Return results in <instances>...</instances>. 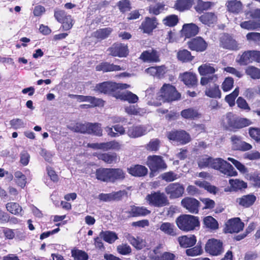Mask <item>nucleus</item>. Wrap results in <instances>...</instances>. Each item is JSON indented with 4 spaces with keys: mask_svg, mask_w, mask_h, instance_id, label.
<instances>
[{
    "mask_svg": "<svg viewBox=\"0 0 260 260\" xmlns=\"http://www.w3.org/2000/svg\"><path fill=\"white\" fill-rule=\"evenodd\" d=\"M96 178L101 181L114 183L124 180L126 173L121 168H100L96 170Z\"/></svg>",
    "mask_w": 260,
    "mask_h": 260,
    "instance_id": "nucleus-1",
    "label": "nucleus"
},
{
    "mask_svg": "<svg viewBox=\"0 0 260 260\" xmlns=\"http://www.w3.org/2000/svg\"><path fill=\"white\" fill-rule=\"evenodd\" d=\"M225 119L226 122L223 124L224 129L234 132L252 124V122L250 119L240 117L232 112L226 114Z\"/></svg>",
    "mask_w": 260,
    "mask_h": 260,
    "instance_id": "nucleus-2",
    "label": "nucleus"
},
{
    "mask_svg": "<svg viewBox=\"0 0 260 260\" xmlns=\"http://www.w3.org/2000/svg\"><path fill=\"white\" fill-rule=\"evenodd\" d=\"M129 87L130 85L126 83H117L108 81L96 84L94 89L101 93L111 94L116 98L115 95L119 90L125 89Z\"/></svg>",
    "mask_w": 260,
    "mask_h": 260,
    "instance_id": "nucleus-3",
    "label": "nucleus"
},
{
    "mask_svg": "<svg viewBox=\"0 0 260 260\" xmlns=\"http://www.w3.org/2000/svg\"><path fill=\"white\" fill-rule=\"evenodd\" d=\"M198 71L202 76L200 80V83L202 86H205L211 82L215 83L218 80V75L215 74L217 70L213 64L203 63L198 67Z\"/></svg>",
    "mask_w": 260,
    "mask_h": 260,
    "instance_id": "nucleus-4",
    "label": "nucleus"
},
{
    "mask_svg": "<svg viewBox=\"0 0 260 260\" xmlns=\"http://www.w3.org/2000/svg\"><path fill=\"white\" fill-rule=\"evenodd\" d=\"M176 222L178 228L185 232L194 230L200 226L199 217L189 214H183L178 217Z\"/></svg>",
    "mask_w": 260,
    "mask_h": 260,
    "instance_id": "nucleus-5",
    "label": "nucleus"
},
{
    "mask_svg": "<svg viewBox=\"0 0 260 260\" xmlns=\"http://www.w3.org/2000/svg\"><path fill=\"white\" fill-rule=\"evenodd\" d=\"M210 167L214 169L219 171L221 173L227 176H235L237 172L229 162L221 158H213L212 157Z\"/></svg>",
    "mask_w": 260,
    "mask_h": 260,
    "instance_id": "nucleus-6",
    "label": "nucleus"
},
{
    "mask_svg": "<svg viewBox=\"0 0 260 260\" xmlns=\"http://www.w3.org/2000/svg\"><path fill=\"white\" fill-rule=\"evenodd\" d=\"M145 200L149 206L154 207H162L169 205L168 197L159 190L148 194L145 197Z\"/></svg>",
    "mask_w": 260,
    "mask_h": 260,
    "instance_id": "nucleus-7",
    "label": "nucleus"
},
{
    "mask_svg": "<svg viewBox=\"0 0 260 260\" xmlns=\"http://www.w3.org/2000/svg\"><path fill=\"white\" fill-rule=\"evenodd\" d=\"M159 93V96L167 102L178 100L181 97L180 94L176 88L170 84H164L160 88Z\"/></svg>",
    "mask_w": 260,
    "mask_h": 260,
    "instance_id": "nucleus-8",
    "label": "nucleus"
},
{
    "mask_svg": "<svg viewBox=\"0 0 260 260\" xmlns=\"http://www.w3.org/2000/svg\"><path fill=\"white\" fill-rule=\"evenodd\" d=\"M205 250L210 255H220L224 252L223 242L219 239H210L206 243Z\"/></svg>",
    "mask_w": 260,
    "mask_h": 260,
    "instance_id": "nucleus-9",
    "label": "nucleus"
},
{
    "mask_svg": "<svg viewBox=\"0 0 260 260\" xmlns=\"http://www.w3.org/2000/svg\"><path fill=\"white\" fill-rule=\"evenodd\" d=\"M146 165L152 172L164 170L167 168V165L160 155H149L147 157Z\"/></svg>",
    "mask_w": 260,
    "mask_h": 260,
    "instance_id": "nucleus-10",
    "label": "nucleus"
},
{
    "mask_svg": "<svg viewBox=\"0 0 260 260\" xmlns=\"http://www.w3.org/2000/svg\"><path fill=\"white\" fill-rule=\"evenodd\" d=\"M165 192L170 200L176 199L183 196L184 187L180 183H171L166 186Z\"/></svg>",
    "mask_w": 260,
    "mask_h": 260,
    "instance_id": "nucleus-11",
    "label": "nucleus"
},
{
    "mask_svg": "<svg viewBox=\"0 0 260 260\" xmlns=\"http://www.w3.org/2000/svg\"><path fill=\"white\" fill-rule=\"evenodd\" d=\"M244 223L239 217H234L229 219L225 223L223 229L224 233H238L243 231Z\"/></svg>",
    "mask_w": 260,
    "mask_h": 260,
    "instance_id": "nucleus-12",
    "label": "nucleus"
},
{
    "mask_svg": "<svg viewBox=\"0 0 260 260\" xmlns=\"http://www.w3.org/2000/svg\"><path fill=\"white\" fill-rule=\"evenodd\" d=\"M231 147L234 151H247L252 148V146L250 143L243 141L242 137L237 135H233L230 137Z\"/></svg>",
    "mask_w": 260,
    "mask_h": 260,
    "instance_id": "nucleus-13",
    "label": "nucleus"
},
{
    "mask_svg": "<svg viewBox=\"0 0 260 260\" xmlns=\"http://www.w3.org/2000/svg\"><path fill=\"white\" fill-rule=\"evenodd\" d=\"M167 137L170 140L179 142L181 144H185L191 140L190 135L185 131L173 130L167 134Z\"/></svg>",
    "mask_w": 260,
    "mask_h": 260,
    "instance_id": "nucleus-14",
    "label": "nucleus"
},
{
    "mask_svg": "<svg viewBox=\"0 0 260 260\" xmlns=\"http://www.w3.org/2000/svg\"><path fill=\"white\" fill-rule=\"evenodd\" d=\"M110 55L112 56L119 57H126L129 54V49L127 44L116 42L113 43L108 49Z\"/></svg>",
    "mask_w": 260,
    "mask_h": 260,
    "instance_id": "nucleus-15",
    "label": "nucleus"
},
{
    "mask_svg": "<svg viewBox=\"0 0 260 260\" xmlns=\"http://www.w3.org/2000/svg\"><path fill=\"white\" fill-rule=\"evenodd\" d=\"M87 147L95 150L108 151L110 150H119L121 145L117 141L113 140L107 142L88 143Z\"/></svg>",
    "mask_w": 260,
    "mask_h": 260,
    "instance_id": "nucleus-16",
    "label": "nucleus"
},
{
    "mask_svg": "<svg viewBox=\"0 0 260 260\" xmlns=\"http://www.w3.org/2000/svg\"><path fill=\"white\" fill-rule=\"evenodd\" d=\"M219 46L225 49L237 51L239 49V44L231 35L223 34L219 38Z\"/></svg>",
    "mask_w": 260,
    "mask_h": 260,
    "instance_id": "nucleus-17",
    "label": "nucleus"
},
{
    "mask_svg": "<svg viewBox=\"0 0 260 260\" xmlns=\"http://www.w3.org/2000/svg\"><path fill=\"white\" fill-rule=\"evenodd\" d=\"M187 45L189 49L197 52H204L208 47L207 43L201 37H196L191 39L187 41Z\"/></svg>",
    "mask_w": 260,
    "mask_h": 260,
    "instance_id": "nucleus-18",
    "label": "nucleus"
},
{
    "mask_svg": "<svg viewBox=\"0 0 260 260\" xmlns=\"http://www.w3.org/2000/svg\"><path fill=\"white\" fill-rule=\"evenodd\" d=\"M182 206L192 214H198L199 211L200 202L196 199L185 197L181 202Z\"/></svg>",
    "mask_w": 260,
    "mask_h": 260,
    "instance_id": "nucleus-19",
    "label": "nucleus"
},
{
    "mask_svg": "<svg viewBox=\"0 0 260 260\" xmlns=\"http://www.w3.org/2000/svg\"><path fill=\"white\" fill-rule=\"evenodd\" d=\"M181 81L189 88H194L198 85V77L195 73L185 72L180 75Z\"/></svg>",
    "mask_w": 260,
    "mask_h": 260,
    "instance_id": "nucleus-20",
    "label": "nucleus"
},
{
    "mask_svg": "<svg viewBox=\"0 0 260 260\" xmlns=\"http://www.w3.org/2000/svg\"><path fill=\"white\" fill-rule=\"evenodd\" d=\"M158 23L155 17L150 18L149 17H145L144 21H142L141 24L139 26L143 33L150 34L153 30L156 28Z\"/></svg>",
    "mask_w": 260,
    "mask_h": 260,
    "instance_id": "nucleus-21",
    "label": "nucleus"
},
{
    "mask_svg": "<svg viewBox=\"0 0 260 260\" xmlns=\"http://www.w3.org/2000/svg\"><path fill=\"white\" fill-rule=\"evenodd\" d=\"M182 118L188 120H196L200 119L202 114L199 110L195 107H189L182 110L180 112Z\"/></svg>",
    "mask_w": 260,
    "mask_h": 260,
    "instance_id": "nucleus-22",
    "label": "nucleus"
},
{
    "mask_svg": "<svg viewBox=\"0 0 260 260\" xmlns=\"http://www.w3.org/2000/svg\"><path fill=\"white\" fill-rule=\"evenodd\" d=\"M128 218L145 216L151 213V211L144 206H130L129 210L126 211Z\"/></svg>",
    "mask_w": 260,
    "mask_h": 260,
    "instance_id": "nucleus-23",
    "label": "nucleus"
},
{
    "mask_svg": "<svg viewBox=\"0 0 260 260\" xmlns=\"http://www.w3.org/2000/svg\"><path fill=\"white\" fill-rule=\"evenodd\" d=\"M227 11L235 15L239 14L242 12L244 6L240 0H228L225 3Z\"/></svg>",
    "mask_w": 260,
    "mask_h": 260,
    "instance_id": "nucleus-24",
    "label": "nucleus"
},
{
    "mask_svg": "<svg viewBox=\"0 0 260 260\" xmlns=\"http://www.w3.org/2000/svg\"><path fill=\"white\" fill-rule=\"evenodd\" d=\"M140 58L144 62H158L160 61L159 52L154 49L144 51Z\"/></svg>",
    "mask_w": 260,
    "mask_h": 260,
    "instance_id": "nucleus-25",
    "label": "nucleus"
},
{
    "mask_svg": "<svg viewBox=\"0 0 260 260\" xmlns=\"http://www.w3.org/2000/svg\"><path fill=\"white\" fill-rule=\"evenodd\" d=\"M124 190L113 191L109 193H101L98 196V199L103 202H107L114 201H120L125 194Z\"/></svg>",
    "mask_w": 260,
    "mask_h": 260,
    "instance_id": "nucleus-26",
    "label": "nucleus"
},
{
    "mask_svg": "<svg viewBox=\"0 0 260 260\" xmlns=\"http://www.w3.org/2000/svg\"><path fill=\"white\" fill-rule=\"evenodd\" d=\"M124 70V68L121 67L120 66L107 61L101 62L95 67L96 71H102L104 73L120 71Z\"/></svg>",
    "mask_w": 260,
    "mask_h": 260,
    "instance_id": "nucleus-27",
    "label": "nucleus"
},
{
    "mask_svg": "<svg viewBox=\"0 0 260 260\" xmlns=\"http://www.w3.org/2000/svg\"><path fill=\"white\" fill-rule=\"evenodd\" d=\"M256 200V197L253 193L243 195L236 199V202L245 208L252 206Z\"/></svg>",
    "mask_w": 260,
    "mask_h": 260,
    "instance_id": "nucleus-28",
    "label": "nucleus"
},
{
    "mask_svg": "<svg viewBox=\"0 0 260 260\" xmlns=\"http://www.w3.org/2000/svg\"><path fill=\"white\" fill-rule=\"evenodd\" d=\"M182 31L186 38H190L194 37L199 33V27L193 23L184 24L183 25Z\"/></svg>",
    "mask_w": 260,
    "mask_h": 260,
    "instance_id": "nucleus-29",
    "label": "nucleus"
},
{
    "mask_svg": "<svg viewBox=\"0 0 260 260\" xmlns=\"http://www.w3.org/2000/svg\"><path fill=\"white\" fill-rule=\"evenodd\" d=\"M128 173L133 176L143 177L148 173L147 168L141 165H135L127 168Z\"/></svg>",
    "mask_w": 260,
    "mask_h": 260,
    "instance_id": "nucleus-30",
    "label": "nucleus"
},
{
    "mask_svg": "<svg viewBox=\"0 0 260 260\" xmlns=\"http://www.w3.org/2000/svg\"><path fill=\"white\" fill-rule=\"evenodd\" d=\"M162 247L161 245L157 246L153 250L154 255L153 256V260H175V255L170 252H164L162 253L158 254V250Z\"/></svg>",
    "mask_w": 260,
    "mask_h": 260,
    "instance_id": "nucleus-31",
    "label": "nucleus"
},
{
    "mask_svg": "<svg viewBox=\"0 0 260 260\" xmlns=\"http://www.w3.org/2000/svg\"><path fill=\"white\" fill-rule=\"evenodd\" d=\"M115 96L116 99H120L124 101H127L129 103H136L139 100L136 94L129 91H126L125 92H121L120 90H119V92L116 94Z\"/></svg>",
    "mask_w": 260,
    "mask_h": 260,
    "instance_id": "nucleus-32",
    "label": "nucleus"
},
{
    "mask_svg": "<svg viewBox=\"0 0 260 260\" xmlns=\"http://www.w3.org/2000/svg\"><path fill=\"white\" fill-rule=\"evenodd\" d=\"M199 20L202 23L210 26L217 22V16L214 12H206L200 16Z\"/></svg>",
    "mask_w": 260,
    "mask_h": 260,
    "instance_id": "nucleus-33",
    "label": "nucleus"
},
{
    "mask_svg": "<svg viewBox=\"0 0 260 260\" xmlns=\"http://www.w3.org/2000/svg\"><path fill=\"white\" fill-rule=\"evenodd\" d=\"M178 241L181 247L183 248L191 247L195 245L197 239L194 235L182 236L178 237Z\"/></svg>",
    "mask_w": 260,
    "mask_h": 260,
    "instance_id": "nucleus-34",
    "label": "nucleus"
},
{
    "mask_svg": "<svg viewBox=\"0 0 260 260\" xmlns=\"http://www.w3.org/2000/svg\"><path fill=\"white\" fill-rule=\"evenodd\" d=\"M252 50L245 51L238 55L236 61L241 66H246L253 62Z\"/></svg>",
    "mask_w": 260,
    "mask_h": 260,
    "instance_id": "nucleus-35",
    "label": "nucleus"
},
{
    "mask_svg": "<svg viewBox=\"0 0 260 260\" xmlns=\"http://www.w3.org/2000/svg\"><path fill=\"white\" fill-rule=\"evenodd\" d=\"M203 227L213 231L219 228L218 221L211 216L205 217L203 220Z\"/></svg>",
    "mask_w": 260,
    "mask_h": 260,
    "instance_id": "nucleus-36",
    "label": "nucleus"
},
{
    "mask_svg": "<svg viewBox=\"0 0 260 260\" xmlns=\"http://www.w3.org/2000/svg\"><path fill=\"white\" fill-rule=\"evenodd\" d=\"M177 58L182 63L190 62L194 59V56L187 49L179 50L177 53Z\"/></svg>",
    "mask_w": 260,
    "mask_h": 260,
    "instance_id": "nucleus-37",
    "label": "nucleus"
},
{
    "mask_svg": "<svg viewBox=\"0 0 260 260\" xmlns=\"http://www.w3.org/2000/svg\"><path fill=\"white\" fill-rule=\"evenodd\" d=\"M194 0H177L173 8L180 12H183L191 8Z\"/></svg>",
    "mask_w": 260,
    "mask_h": 260,
    "instance_id": "nucleus-38",
    "label": "nucleus"
},
{
    "mask_svg": "<svg viewBox=\"0 0 260 260\" xmlns=\"http://www.w3.org/2000/svg\"><path fill=\"white\" fill-rule=\"evenodd\" d=\"M86 134L101 137L103 135L101 124L99 123L87 122Z\"/></svg>",
    "mask_w": 260,
    "mask_h": 260,
    "instance_id": "nucleus-39",
    "label": "nucleus"
},
{
    "mask_svg": "<svg viewBox=\"0 0 260 260\" xmlns=\"http://www.w3.org/2000/svg\"><path fill=\"white\" fill-rule=\"evenodd\" d=\"M159 229L161 232L169 236L174 237L177 235L176 229L172 223L163 222L161 224Z\"/></svg>",
    "mask_w": 260,
    "mask_h": 260,
    "instance_id": "nucleus-40",
    "label": "nucleus"
},
{
    "mask_svg": "<svg viewBox=\"0 0 260 260\" xmlns=\"http://www.w3.org/2000/svg\"><path fill=\"white\" fill-rule=\"evenodd\" d=\"M128 133L130 137L137 138L145 135L146 129L142 125H133L128 129Z\"/></svg>",
    "mask_w": 260,
    "mask_h": 260,
    "instance_id": "nucleus-41",
    "label": "nucleus"
},
{
    "mask_svg": "<svg viewBox=\"0 0 260 260\" xmlns=\"http://www.w3.org/2000/svg\"><path fill=\"white\" fill-rule=\"evenodd\" d=\"M112 29L110 27L100 28L93 32V37L99 41L107 38L111 34Z\"/></svg>",
    "mask_w": 260,
    "mask_h": 260,
    "instance_id": "nucleus-42",
    "label": "nucleus"
},
{
    "mask_svg": "<svg viewBox=\"0 0 260 260\" xmlns=\"http://www.w3.org/2000/svg\"><path fill=\"white\" fill-rule=\"evenodd\" d=\"M129 242L138 250H141L146 247V241L139 237H134L133 236L129 235L127 237Z\"/></svg>",
    "mask_w": 260,
    "mask_h": 260,
    "instance_id": "nucleus-43",
    "label": "nucleus"
},
{
    "mask_svg": "<svg viewBox=\"0 0 260 260\" xmlns=\"http://www.w3.org/2000/svg\"><path fill=\"white\" fill-rule=\"evenodd\" d=\"M229 183L231 190L234 191H238L247 188V183L239 179H230Z\"/></svg>",
    "mask_w": 260,
    "mask_h": 260,
    "instance_id": "nucleus-44",
    "label": "nucleus"
},
{
    "mask_svg": "<svg viewBox=\"0 0 260 260\" xmlns=\"http://www.w3.org/2000/svg\"><path fill=\"white\" fill-rule=\"evenodd\" d=\"M205 94L211 98L220 99L221 96V92L219 86L215 83L206 90Z\"/></svg>",
    "mask_w": 260,
    "mask_h": 260,
    "instance_id": "nucleus-45",
    "label": "nucleus"
},
{
    "mask_svg": "<svg viewBox=\"0 0 260 260\" xmlns=\"http://www.w3.org/2000/svg\"><path fill=\"white\" fill-rule=\"evenodd\" d=\"M214 3L211 2H204L202 0H197L194 6L195 10L199 13H201L204 11H207L213 6Z\"/></svg>",
    "mask_w": 260,
    "mask_h": 260,
    "instance_id": "nucleus-46",
    "label": "nucleus"
},
{
    "mask_svg": "<svg viewBox=\"0 0 260 260\" xmlns=\"http://www.w3.org/2000/svg\"><path fill=\"white\" fill-rule=\"evenodd\" d=\"M100 236L105 242L110 244L114 243L118 238L115 232L110 231H102L100 233Z\"/></svg>",
    "mask_w": 260,
    "mask_h": 260,
    "instance_id": "nucleus-47",
    "label": "nucleus"
},
{
    "mask_svg": "<svg viewBox=\"0 0 260 260\" xmlns=\"http://www.w3.org/2000/svg\"><path fill=\"white\" fill-rule=\"evenodd\" d=\"M98 157L99 159L108 164L116 162L117 160V155L116 153H101L99 154Z\"/></svg>",
    "mask_w": 260,
    "mask_h": 260,
    "instance_id": "nucleus-48",
    "label": "nucleus"
},
{
    "mask_svg": "<svg viewBox=\"0 0 260 260\" xmlns=\"http://www.w3.org/2000/svg\"><path fill=\"white\" fill-rule=\"evenodd\" d=\"M71 256L74 260H88L89 258L85 251L76 248L71 250Z\"/></svg>",
    "mask_w": 260,
    "mask_h": 260,
    "instance_id": "nucleus-49",
    "label": "nucleus"
},
{
    "mask_svg": "<svg viewBox=\"0 0 260 260\" xmlns=\"http://www.w3.org/2000/svg\"><path fill=\"white\" fill-rule=\"evenodd\" d=\"M7 210L12 214L18 215L22 211V207L17 203L10 202L6 205Z\"/></svg>",
    "mask_w": 260,
    "mask_h": 260,
    "instance_id": "nucleus-50",
    "label": "nucleus"
},
{
    "mask_svg": "<svg viewBox=\"0 0 260 260\" xmlns=\"http://www.w3.org/2000/svg\"><path fill=\"white\" fill-rule=\"evenodd\" d=\"M87 122L82 123L77 122L73 125L68 126V128L71 131L81 134H86Z\"/></svg>",
    "mask_w": 260,
    "mask_h": 260,
    "instance_id": "nucleus-51",
    "label": "nucleus"
},
{
    "mask_svg": "<svg viewBox=\"0 0 260 260\" xmlns=\"http://www.w3.org/2000/svg\"><path fill=\"white\" fill-rule=\"evenodd\" d=\"M248 131L250 138L256 143L260 144V127H249Z\"/></svg>",
    "mask_w": 260,
    "mask_h": 260,
    "instance_id": "nucleus-52",
    "label": "nucleus"
},
{
    "mask_svg": "<svg viewBox=\"0 0 260 260\" xmlns=\"http://www.w3.org/2000/svg\"><path fill=\"white\" fill-rule=\"evenodd\" d=\"M15 182L17 185L24 188L26 184V177L21 171H17L14 173Z\"/></svg>",
    "mask_w": 260,
    "mask_h": 260,
    "instance_id": "nucleus-53",
    "label": "nucleus"
},
{
    "mask_svg": "<svg viewBox=\"0 0 260 260\" xmlns=\"http://www.w3.org/2000/svg\"><path fill=\"white\" fill-rule=\"evenodd\" d=\"M247 179L251 183L253 186L260 188V176L257 172L247 174Z\"/></svg>",
    "mask_w": 260,
    "mask_h": 260,
    "instance_id": "nucleus-54",
    "label": "nucleus"
},
{
    "mask_svg": "<svg viewBox=\"0 0 260 260\" xmlns=\"http://www.w3.org/2000/svg\"><path fill=\"white\" fill-rule=\"evenodd\" d=\"M163 23L169 27H174L177 24L179 19L177 15L175 14L170 15L166 17L162 20Z\"/></svg>",
    "mask_w": 260,
    "mask_h": 260,
    "instance_id": "nucleus-55",
    "label": "nucleus"
},
{
    "mask_svg": "<svg viewBox=\"0 0 260 260\" xmlns=\"http://www.w3.org/2000/svg\"><path fill=\"white\" fill-rule=\"evenodd\" d=\"M116 6L122 13L129 11L132 9L129 0H120L117 3Z\"/></svg>",
    "mask_w": 260,
    "mask_h": 260,
    "instance_id": "nucleus-56",
    "label": "nucleus"
},
{
    "mask_svg": "<svg viewBox=\"0 0 260 260\" xmlns=\"http://www.w3.org/2000/svg\"><path fill=\"white\" fill-rule=\"evenodd\" d=\"M160 143V141L158 139H152L146 144L145 148L150 152H156L159 148Z\"/></svg>",
    "mask_w": 260,
    "mask_h": 260,
    "instance_id": "nucleus-57",
    "label": "nucleus"
},
{
    "mask_svg": "<svg viewBox=\"0 0 260 260\" xmlns=\"http://www.w3.org/2000/svg\"><path fill=\"white\" fill-rule=\"evenodd\" d=\"M239 93V88L237 87L232 93L225 96V101L230 107H233L235 105V100Z\"/></svg>",
    "mask_w": 260,
    "mask_h": 260,
    "instance_id": "nucleus-58",
    "label": "nucleus"
},
{
    "mask_svg": "<svg viewBox=\"0 0 260 260\" xmlns=\"http://www.w3.org/2000/svg\"><path fill=\"white\" fill-rule=\"evenodd\" d=\"M240 25L241 28L247 30H254L260 28V23L252 20L242 22Z\"/></svg>",
    "mask_w": 260,
    "mask_h": 260,
    "instance_id": "nucleus-59",
    "label": "nucleus"
},
{
    "mask_svg": "<svg viewBox=\"0 0 260 260\" xmlns=\"http://www.w3.org/2000/svg\"><path fill=\"white\" fill-rule=\"evenodd\" d=\"M212 157L207 155L201 156L198 160V165L200 168H205L209 167L211 162Z\"/></svg>",
    "mask_w": 260,
    "mask_h": 260,
    "instance_id": "nucleus-60",
    "label": "nucleus"
},
{
    "mask_svg": "<svg viewBox=\"0 0 260 260\" xmlns=\"http://www.w3.org/2000/svg\"><path fill=\"white\" fill-rule=\"evenodd\" d=\"M246 74L252 79H260V69L254 66H249L245 71Z\"/></svg>",
    "mask_w": 260,
    "mask_h": 260,
    "instance_id": "nucleus-61",
    "label": "nucleus"
},
{
    "mask_svg": "<svg viewBox=\"0 0 260 260\" xmlns=\"http://www.w3.org/2000/svg\"><path fill=\"white\" fill-rule=\"evenodd\" d=\"M165 5L164 3H158L155 5H151L148 7L149 13L155 15L159 14L164 9Z\"/></svg>",
    "mask_w": 260,
    "mask_h": 260,
    "instance_id": "nucleus-62",
    "label": "nucleus"
},
{
    "mask_svg": "<svg viewBox=\"0 0 260 260\" xmlns=\"http://www.w3.org/2000/svg\"><path fill=\"white\" fill-rule=\"evenodd\" d=\"M61 27L64 30H69L71 29L74 23V21L70 15L66 16L63 21L60 23Z\"/></svg>",
    "mask_w": 260,
    "mask_h": 260,
    "instance_id": "nucleus-63",
    "label": "nucleus"
},
{
    "mask_svg": "<svg viewBox=\"0 0 260 260\" xmlns=\"http://www.w3.org/2000/svg\"><path fill=\"white\" fill-rule=\"evenodd\" d=\"M247 40L253 42L255 45L260 46V32H250L247 34Z\"/></svg>",
    "mask_w": 260,
    "mask_h": 260,
    "instance_id": "nucleus-64",
    "label": "nucleus"
}]
</instances>
